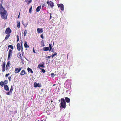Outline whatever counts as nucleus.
Returning a JSON list of instances; mask_svg holds the SVG:
<instances>
[{
    "mask_svg": "<svg viewBox=\"0 0 121 121\" xmlns=\"http://www.w3.org/2000/svg\"><path fill=\"white\" fill-rule=\"evenodd\" d=\"M2 2L0 4V14L1 15V17L3 19H6L8 16V14L7 13V12L5 9L2 5Z\"/></svg>",
    "mask_w": 121,
    "mask_h": 121,
    "instance_id": "f257e3e1",
    "label": "nucleus"
},
{
    "mask_svg": "<svg viewBox=\"0 0 121 121\" xmlns=\"http://www.w3.org/2000/svg\"><path fill=\"white\" fill-rule=\"evenodd\" d=\"M61 103L60 105V108H65L66 107V102L65 99L63 98L61 99Z\"/></svg>",
    "mask_w": 121,
    "mask_h": 121,
    "instance_id": "f03ea898",
    "label": "nucleus"
},
{
    "mask_svg": "<svg viewBox=\"0 0 121 121\" xmlns=\"http://www.w3.org/2000/svg\"><path fill=\"white\" fill-rule=\"evenodd\" d=\"M47 3L48 5V6L51 8H53L54 6V4L52 1H48L47 2Z\"/></svg>",
    "mask_w": 121,
    "mask_h": 121,
    "instance_id": "7ed1b4c3",
    "label": "nucleus"
},
{
    "mask_svg": "<svg viewBox=\"0 0 121 121\" xmlns=\"http://www.w3.org/2000/svg\"><path fill=\"white\" fill-rule=\"evenodd\" d=\"M11 32V30L9 28H7L5 32V33L8 35H10Z\"/></svg>",
    "mask_w": 121,
    "mask_h": 121,
    "instance_id": "20e7f679",
    "label": "nucleus"
},
{
    "mask_svg": "<svg viewBox=\"0 0 121 121\" xmlns=\"http://www.w3.org/2000/svg\"><path fill=\"white\" fill-rule=\"evenodd\" d=\"M12 51L11 49H9L8 53V58L9 60L10 59V57L12 56Z\"/></svg>",
    "mask_w": 121,
    "mask_h": 121,
    "instance_id": "39448f33",
    "label": "nucleus"
},
{
    "mask_svg": "<svg viewBox=\"0 0 121 121\" xmlns=\"http://www.w3.org/2000/svg\"><path fill=\"white\" fill-rule=\"evenodd\" d=\"M57 5L58 7L60 8L61 10L62 11H63L64 10V6L62 4H57Z\"/></svg>",
    "mask_w": 121,
    "mask_h": 121,
    "instance_id": "423d86ee",
    "label": "nucleus"
},
{
    "mask_svg": "<svg viewBox=\"0 0 121 121\" xmlns=\"http://www.w3.org/2000/svg\"><path fill=\"white\" fill-rule=\"evenodd\" d=\"M22 68H16L15 69V71L16 73H18L20 72Z\"/></svg>",
    "mask_w": 121,
    "mask_h": 121,
    "instance_id": "0eeeda50",
    "label": "nucleus"
},
{
    "mask_svg": "<svg viewBox=\"0 0 121 121\" xmlns=\"http://www.w3.org/2000/svg\"><path fill=\"white\" fill-rule=\"evenodd\" d=\"M41 85L40 84H39V83H37L35 82L34 83V87H41Z\"/></svg>",
    "mask_w": 121,
    "mask_h": 121,
    "instance_id": "6e6552de",
    "label": "nucleus"
},
{
    "mask_svg": "<svg viewBox=\"0 0 121 121\" xmlns=\"http://www.w3.org/2000/svg\"><path fill=\"white\" fill-rule=\"evenodd\" d=\"M5 64L4 63H3L2 65V70L4 72L5 71Z\"/></svg>",
    "mask_w": 121,
    "mask_h": 121,
    "instance_id": "1a4fd4ad",
    "label": "nucleus"
},
{
    "mask_svg": "<svg viewBox=\"0 0 121 121\" xmlns=\"http://www.w3.org/2000/svg\"><path fill=\"white\" fill-rule=\"evenodd\" d=\"M44 64H39L38 65L37 68H39L40 69H41V68H40L41 67L42 68H44Z\"/></svg>",
    "mask_w": 121,
    "mask_h": 121,
    "instance_id": "9d476101",
    "label": "nucleus"
},
{
    "mask_svg": "<svg viewBox=\"0 0 121 121\" xmlns=\"http://www.w3.org/2000/svg\"><path fill=\"white\" fill-rule=\"evenodd\" d=\"M37 31L38 33H41L43 32V30L42 29L38 28L37 29Z\"/></svg>",
    "mask_w": 121,
    "mask_h": 121,
    "instance_id": "9b49d317",
    "label": "nucleus"
},
{
    "mask_svg": "<svg viewBox=\"0 0 121 121\" xmlns=\"http://www.w3.org/2000/svg\"><path fill=\"white\" fill-rule=\"evenodd\" d=\"M17 49L18 51H20L21 50V46L20 44L19 43H18L17 44Z\"/></svg>",
    "mask_w": 121,
    "mask_h": 121,
    "instance_id": "f8f14e48",
    "label": "nucleus"
},
{
    "mask_svg": "<svg viewBox=\"0 0 121 121\" xmlns=\"http://www.w3.org/2000/svg\"><path fill=\"white\" fill-rule=\"evenodd\" d=\"M4 89L6 90L7 91H9V87L7 85H4Z\"/></svg>",
    "mask_w": 121,
    "mask_h": 121,
    "instance_id": "ddd939ff",
    "label": "nucleus"
},
{
    "mask_svg": "<svg viewBox=\"0 0 121 121\" xmlns=\"http://www.w3.org/2000/svg\"><path fill=\"white\" fill-rule=\"evenodd\" d=\"M49 47H45L43 48V50L44 51H47L49 50Z\"/></svg>",
    "mask_w": 121,
    "mask_h": 121,
    "instance_id": "4468645a",
    "label": "nucleus"
},
{
    "mask_svg": "<svg viewBox=\"0 0 121 121\" xmlns=\"http://www.w3.org/2000/svg\"><path fill=\"white\" fill-rule=\"evenodd\" d=\"M24 46L25 48H28L29 47V46L27 45V42L26 41L25 42Z\"/></svg>",
    "mask_w": 121,
    "mask_h": 121,
    "instance_id": "2eb2a0df",
    "label": "nucleus"
},
{
    "mask_svg": "<svg viewBox=\"0 0 121 121\" xmlns=\"http://www.w3.org/2000/svg\"><path fill=\"white\" fill-rule=\"evenodd\" d=\"M41 6L38 7L36 9V11L38 12H39L41 9Z\"/></svg>",
    "mask_w": 121,
    "mask_h": 121,
    "instance_id": "dca6fc26",
    "label": "nucleus"
},
{
    "mask_svg": "<svg viewBox=\"0 0 121 121\" xmlns=\"http://www.w3.org/2000/svg\"><path fill=\"white\" fill-rule=\"evenodd\" d=\"M65 100L67 103H69L70 102V99L68 97H66L65 98Z\"/></svg>",
    "mask_w": 121,
    "mask_h": 121,
    "instance_id": "f3484780",
    "label": "nucleus"
},
{
    "mask_svg": "<svg viewBox=\"0 0 121 121\" xmlns=\"http://www.w3.org/2000/svg\"><path fill=\"white\" fill-rule=\"evenodd\" d=\"M10 64V62L8 61L7 63V65H6V69L7 70L8 69V67H9V65Z\"/></svg>",
    "mask_w": 121,
    "mask_h": 121,
    "instance_id": "a211bd4d",
    "label": "nucleus"
},
{
    "mask_svg": "<svg viewBox=\"0 0 121 121\" xmlns=\"http://www.w3.org/2000/svg\"><path fill=\"white\" fill-rule=\"evenodd\" d=\"M26 73L25 71L24 70H22L20 73V75H23Z\"/></svg>",
    "mask_w": 121,
    "mask_h": 121,
    "instance_id": "6ab92c4d",
    "label": "nucleus"
},
{
    "mask_svg": "<svg viewBox=\"0 0 121 121\" xmlns=\"http://www.w3.org/2000/svg\"><path fill=\"white\" fill-rule=\"evenodd\" d=\"M40 44L42 46H45V45L44 44V42L43 40H42L41 41Z\"/></svg>",
    "mask_w": 121,
    "mask_h": 121,
    "instance_id": "aec40b11",
    "label": "nucleus"
},
{
    "mask_svg": "<svg viewBox=\"0 0 121 121\" xmlns=\"http://www.w3.org/2000/svg\"><path fill=\"white\" fill-rule=\"evenodd\" d=\"M27 70L28 72H30L31 73H33V71L31 69L28 68L27 69Z\"/></svg>",
    "mask_w": 121,
    "mask_h": 121,
    "instance_id": "412c9836",
    "label": "nucleus"
},
{
    "mask_svg": "<svg viewBox=\"0 0 121 121\" xmlns=\"http://www.w3.org/2000/svg\"><path fill=\"white\" fill-rule=\"evenodd\" d=\"M20 22L18 21L17 22V27L18 28H20Z\"/></svg>",
    "mask_w": 121,
    "mask_h": 121,
    "instance_id": "4be33fe9",
    "label": "nucleus"
},
{
    "mask_svg": "<svg viewBox=\"0 0 121 121\" xmlns=\"http://www.w3.org/2000/svg\"><path fill=\"white\" fill-rule=\"evenodd\" d=\"M10 36V35H7L5 38V39L6 40H7L8 39L9 37V36Z\"/></svg>",
    "mask_w": 121,
    "mask_h": 121,
    "instance_id": "5701e85b",
    "label": "nucleus"
},
{
    "mask_svg": "<svg viewBox=\"0 0 121 121\" xmlns=\"http://www.w3.org/2000/svg\"><path fill=\"white\" fill-rule=\"evenodd\" d=\"M13 90V86H11V88L10 90L9 91L10 92H11V94H12V91Z\"/></svg>",
    "mask_w": 121,
    "mask_h": 121,
    "instance_id": "b1692460",
    "label": "nucleus"
},
{
    "mask_svg": "<svg viewBox=\"0 0 121 121\" xmlns=\"http://www.w3.org/2000/svg\"><path fill=\"white\" fill-rule=\"evenodd\" d=\"M51 45H52V44H49V48H50V49L49 50V51H51V49L52 48V47Z\"/></svg>",
    "mask_w": 121,
    "mask_h": 121,
    "instance_id": "393cba45",
    "label": "nucleus"
},
{
    "mask_svg": "<svg viewBox=\"0 0 121 121\" xmlns=\"http://www.w3.org/2000/svg\"><path fill=\"white\" fill-rule=\"evenodd\" d=\"M51 57V56H46V59L47 60H48L50 59Z\"/></svg>",
    "mask_w": 121,
    "mask_h": 121,
    "instance_id": "a878e982",
    "label": "nucleus"
},
{
    "mask_svg": "<svg viewBox=\"0 0 121 121\" xmlns=\"http://www.w3.org/2000/svg\"><path fill=\"white\" fill-rule=\"evenodd\" d=\"M8 81L7 80H5L4 82H3L4 85L6 84H7Z\"/></svg>",
    "mask_w": 121,
    "mask_h": 121,
    "instance_id": "bb28decb",
    "label": "nucleus"
},
{
    "mask_svg": "<svg viewBox=\"0 0 121 121\" xmlns=\"http://www.w3.org/2000/svg\"><path fill=\"white\" fill-rule=\"evenodd\" d=\"M0 84L1 86L2 87L4 85L2 81L1 82H0Z\"/></svg>",
    "mask_w": 121,
    "mask_h": 121,
    "instance_id": "cd10ccee",
    "label": "nucleus"
},
{
    "mask_svg": "<svg viewBox=\"0 0 121 121\" xmlns=\"http://www.w3.org/2000/svg\"><path fill=\"white\" fill-rule=\"evenodd\" d=\"M32 9V6L31 7L29 10V12L30 13H31V10Z\"/></svg>",
    "mask_w": 121,
    "mask_h": 121,
    "instance_id": "c85d7f7f",
    "label": "nucleus"
},
{
    "mask_svg": "<svg viewBox=\"0 0 121 121\" xmlns=\"http://www.w3.org/2000/svg\"><path fill=\"white\" fill-rule=\"evenodd\" d=\"M8 47H9H9H10V48L12 49H13V46H12V45H9L8 46Z\"/></svg>",
    "mask_w": 121,
    "mask_h": 121,
    "instance_id": "c756f323",
    "label": "nucleus"
},
{
    "mask_svg": "<svg viewBox=\"0 0 121 121\" xmlns=\"http://www.w3.org/2000/svg\"><path fill=\"white\" fill-rule=\"evenodd\" d=\"M6 94L7 95H10V94H11V92H10L9 91L8 92H6Z\"/></svg>",
    "mask_w": 121,
    "mask_h": 121,
    "instance_id": "7c9ffc66",
    "label": "nucleus"
},
{
    "mask_svg": "<svg viewBox=\"0 0 121 121\" xmlns=\"http://www.w3.org/2000/svg\"><path fill=\"white\" fill-rule=\"evenodd\" d=\"M45 3L44 4H43L42 5V9H43V8L45 6Z\"/></svg>",
    "mask_w": 121,
    "mask_h": 121,
    "instance_id": "2f4dec72",
    "label": "nucleus"
},
{
    "mask_svg": "<svg viewBox=\"0 0 121 121\" xmlns=\"http://www.w3.org/2000/svg\"><path fill=\"white\" fill-rule=\"evenodd\" d=\"M21 46H22V49H23V48H22V41H21Z\"/></svg>",
    "mask_w": 121,
    "mask_h": 121,
    "instance_id": "473e14b6",
    "label": "nucleus"
},
{
    "mask_svg": "<svg viewBox=\"0 0 121 121\" xmlns=\"http://www.w3.org/2000/svg\"><path fill=\"white\" fill-rule=\"evenodd\" d=\"M54 56H56L57 55V53L56 52H55L54 54H52Z\"/></svg>",
    "mask_w": 121,
    "mask_h": 121,
    "instance_id": "72a5a7b5",
    "label": "nucleus"
},
{
    "mask_svg": "<svg viewBox=\"0 0 121 121\" xmlns=\"http://www.w3.org/2000/svg\"><path fill=\"white\" fill-rule=\"evenodd\" d=\"M42 70V72H43V73H44L45 72V70L43 69H41Z\"/></svg>",
    "mask_w": 121,
    "mask_h": 121,
    "instance_id": "f704fd0d",
    "label": "nucleus"
},
{
    "mask_svg": "<svg viewBox=\"0 0 121 121\" xmlns=\"http://www.w3.org/2000/svg\"><path fill=\"white\" fill-rule=\"evenodd\" d=\"M27 30H25L24 31V34H27Z\"/></svg>",
    "mask_w": 121,
    "mask_h": 121,
    "instance_id": "c9c22d12",
    "label": "nucleus"
},
{
    "mask_svg": "<svg viewBox=\"0 0 121 121\" xmlns=\"http://www.w3.org/2000/svg\"><path fill=\"white\" fill-rule=\"evenodd\" d=\"M9 73H8V74H6L5 75V77H8V76H9Z\"/></svg>",
    "mask_w": 121,
    "mask_h": 121,
    "instance_id": "e433bc0d",
    "label": "nucleus"
},
{
    "mask_svg": "<svg viewBox=\"0 0 121 121\" xmlns=\"http://www.w3.org/2000/svg\"><path fill=\"white\" fill-rule=\"evenodd\" d=\"M40 36L41 38H42V39H43V36L42 34Z\"/></svg>",
    "mask_w": 121,
    "mask_h": 121,
    "instance_id": "4c0bfd02",
    "label": "nucleus"
},
{
    "mask_svg": "<svg viewBox=\"0 0 121 121\" xmlns=\"http://www.w3.org/2000/svg\"><path fill=\"white\" fill-rule=\"evenodd\" d=\"M32 0H28V3H30L31 2Z\"/></svg>",
    "mask_w": 121,
    "mask_h": 121,
    "instance_id": "58836bf2",
    "label": "nucleus"
},
{
    "mask_svg": "<svg viewBox=\"0 0 121 121\" xmlns=\"http://www.w3.org/2000/svg\"><path fill=\"white\" fill-rule=\"evenodd\" d=\"M51 75L52 76H55V74L54 73H52L51 74Z\"/></svg>",
    "mask_w": 121,
    "mask_h": 121,
    "instance_id": "ea45409f",
    "label": "nucleus"
},
{
    "mask_svg": "<svg viewBox=\"0 0 121 121\" xmlns=\"http://www.w3.org/2000/svg\"><path fill=\"white\" fill-rule=\"evenodd\" d=\"M33 52L35 53H36V52L35 51V50H34V48H33Z\"/></svg>",
    "mask_w": 121,
    "mask_h": 121,
    "instance_id": "a19ab883",
    "label": "nucleus"
},
{
    "mask_svg": "<svg viewBox=\"0 0 121 121\" xmlns=\"http://www.w3.org/2000/svg\"><path fill=\"white\" fill-rule=\"evenodd\" d=\"M8 78L9 79V81H10L11 79V77H8Z\"/></svg>",
    "mask_w": 121,
    "mask_h": 121,
    "instance_id": "79ce46f5",
    "label": "nucleus"
},
{
    "mask_svg": "<svg viewBox=\"0 0 121 121\" xmlns=\"http://www.w3.org/2000/svg\"><path fill=\"white\" fill-rule=\"evenodd\" d=\"M19 38L17 39V42H18L19 41Z\"/></svg>",
    "mask_w": 121,
    "mask_h": 121,
    "instance_id": "37998d69",
    "label": "nucleus"
},
{
    "mask_svg": "<svg viewBox=\"0 0 121 121\" xmlns=\"http://www.w3.org/2000/svg\"><path fill=\"white\" fill-rule=\"evenodd\" d=\"M25 2H28V0H25Z\"/></svg>",
    "mask_w": 121,
    "mask_h": 121,
    "instance_id": "c03bdc74",
    "label": "nucleus"
},
{
    "mask_svg": "<svg viewBox=\"0 0 121 121\" xmlns=\"http://www.w3.org/2000/svg\"><path fill=\"white\" fill-rule=\"evenodd\" d=\"M17 39L19 38V36H18V35H17Z\"/></svg>",
    "mask_w": 121,
    "mask_h": 121,
    "instance_id": "a18cd8bd",
    "label": "nucleus"
},
{
    "mask_svg": "<svg viewBox=\"0 0 121 121\" xmlns=\"http://www.w3.org/2000/svg\"><path fill=\"white\" fill-rule=\"evenodd\" d=\"M54 56V55H53V54H52V55L51 56V57H52L53 58V57Z\"/></svg>",
    "mask_w": 121,
    "mask_h": 121,
    "instance_id": "49530a36",
    "label": "nucleus"
},
{
    "mask_svg": "<svg viewBox=\"0 0 121 121\" xmlns=\"http://www.w3.org/2000/svg\"><path fill=\"white\" fill-rule=\"evenodd\" d=\"M19 15H20V14L18 15V17H17V18H19Z\"/></svg>",
    "mask_w": 121,
    "mask_h": 121,
    "instance_id": "de8ad7c7",
    "label": "nucleus"
},
{
    "mask_svg": "<svg viewBox=\"0 0 121 121\" xmlns=\"http://www.w3.org/2000/svg\"><path fill=\"white\" fill-rule=\"evenodd\" d=\"M20 57H21V54H20Z\"/></svg>",
    "mask_w": 121,
    "mask_h": 121,
    "instance_id": "09e8293b",
    "label": "nucleus"
},
{
    "mask_svg": "<svg viewBox=\"0 0 121 121\" xmlns=\"http://www.w3.org/2000/svg\"><path fill=\"white\" fill-rule=\"evenodd\" d=\"M52 17V16H51V15H50V19H51V18Z\"/></svg>",
    "mask_w": 121,
    "mask_h": 121,
    "instance_id": "8fccbe9b",
    "label": "nucleus"
},
{
    "mask_svg": "<svg viewBox=\"0 0 121 121\" xmlns=\"http://www.w3.org/2000/svg\"><path fill=\"white\" fill-rule=\"evenodd\" d=\"M26 34H24V36H26Z\"/></svg>",
    "mask_w": 121,
    "mask_h": 121,
    "instance_id": "3c124183",
    "label": "nucleus"
},
{
    "mask_svg": "<svg viewBox=\"0 0 121 121\" xmlns=\"http://www.w3.org/2000/svg\"><path fill=\"white\" fill-rule=\"evenodd\" d=\"M68 55H67V59L68 58Z\"/></svg>",
    "mask_w": 121,
    "mask_h": 121,
    "instance_id": "603ef678",
    "label": "nucleus"
},
{
    "mask_svg": "<svg viewBox=\"0 0 121 121\" xmlns=\"http://www.w3.org/2000/svg\"><path fill=\"white\" fill-rule=\"evenodd\" d=\"M52 52H53V49H52Z\"/></svg>",
    "mask_w": 121,
    "mask_h": 121,
    "instance_id": "864d4df0",
    "label": "nucleus"
},
{
    "mask_svg": "<svg viewBox=\"0 0 121 121\" xmlns=\"http://www.w3.org/2000/svg\"><path fill=\"white\" fill-rule=\"evenodd\" d=\"M60 99H59V102H60Z\"/></svg>",
    "mask_w": 121,
    "mask_h": 121,
    "instance_id": "5fc2aeb1",
    "label": "nucleus"
},
{
    "mask_svg": "<svg viewBox=\"0 0 121 121\" xmlns=\"http://www.w3.org/2000/svg\"><path fill=\"white\" fill-rule=\"evenodd\" d=\"M50 15H51L52 14L51 13H50Z\"/></svg>",
    "mask_w": 121,
    "mask_h": 121,
    "instance_id": "6e6d98bb",
    "label": "nucleus"
},
{
    "mask_svg": "<svg viewBox=\"0 0 121 121\" xmlns=\"http://www.w3.org/2000/svg\"><path fill=\"white\" fill-rule=\"evenodd\" d=\"M25 58L27 60V59H26V58L25 57Z\"/></svg>",
    "mask_w": 121,
    "mask_h": 121,
    "instance_id": "4d7b16f0",
    "label": "nucleus"
},
{
    "mask_svg": "<svg viewBox=\"0 0 121 121\" xmlns=\"http://www.w3.org/2000/svg\"><path fill=\"white\" fill-rule=\"evenodd\" d=\"M41 121H43V120H42Z\"/></svg>",
    "mask_w": 121,
    "mask_h": 121,
    "instance_id": "13d9d810",
    "label": "nucleus"
},
{
    "mask_svg": "<svg viewBox=\"0 0 121 121\" xmlns=\"http://www.w3.org/2000/svg\"><path fill=\"white\" fill-rule=\"evenodd\" d=\"M37 121H39V120H38Z\"/></svg>",
    "mask_w": 121,
    "mask_h": 121,
    "instance_id": "bf43d9fd",
    "label": "nucleus"
}]
</instances>
